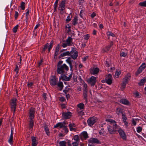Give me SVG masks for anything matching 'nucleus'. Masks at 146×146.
Wrapping results in <instances>:
<instances>
[{
	"label": "nucleus",
	"instance_id": "22",
	"mask_svg": "<svg viewBox=\"0 0 146 146\" xmlns=\"http://www.w3.org/2000/svg\"><path fill=\"white\" fill-rule=\"evenodd\" d=\"M99 71L98 68L96 67L94 68L92 70L90 71L91 73L94 75H95L98 74Z\"/></svg>",
	"mask_w": 146,
	"mask_h": 146
},
{
	"label": "nucleus",
	"instance_id": "50",
	"mask_svg": "<svg viewBox=\"0 0 146 146\" xmlns=\"http://www.w3.org/2000/svg\"><path fill=\"white\" fill-rule=\"evenodd\" d=\"M90 37V36L88 34H87L85 35L84 39L85 40H87L89 39Z\"/></svg>",
	"mask_w": 146,
	"mask_h": 146
},
{
	"label": "nucleus",
	"instance_id": "21",
	"mask_svg": "<svg viewBox=\"0 0 146 146\" xmlns=\"http://www.w3.org/2000/svg\"><path fill=\"white\" fill-rule=\"evenodd\" d=\"M59 79V80H62L63 81H69V78L68 77V76H66L64 74L61 75Z\"/></svg>",
	"mask_w": 146,
	"mask_h": 146
},
{
	"label": "nucleus",
	"instance_id": "29",
	"mask_svg": "<svg viewBox=\"0 0 146 146\" xmlns=\"http://www.w3.org/2000/svg\"><path fill=\"white\" fill-rule=\"evenodd\" d=\"M119 102L122 104L128 105V101L125 99H121L119 100Z\"/></svg>",
	"mask_w": 146,
	"mask_h": 146
},
{
	"label": "nucleus",
	"instance_id": "63",
	"mask_svg": "<svg viewBox=\"0 0 146 146\" xmlns=\"http://www.w3.org/2000/svg\"><path fill=\"white\" fill-rule=\"evenodd\" d=\"M96 14L95 13L93 12L91 15V17L93 18L96 16Z\"/></svg>",
	"mask_w": 146,
	"mask_h": 146
},
{
	"label": "nucleus",
	"instance_id": "58",
	"mask_svg": "<svg viewBox=\"0 0 146 146\" xmlns=\"http://www.w3.org/2000/svg\"><path fill=\"white\" fill-rule=\"evenodd\" d=\"M127 55L126 53L122 52L121 53L120 56L121 57H125Z\"/></svg>",
	"mask_w": 146,
	"mask_h": 146
},
{
	"label": "nucleus",
	"instance_id": "13",
	"mask_svg": "<svg viewBox=\"0 0 146 146\" xmlns=\"http://www.w3.org/2000/svg\"><path fill=\"white\" fill-rule=\"evenodd\" d=\"M66 123L64 121L63 122L58 123L55 125H54V128H55L59 127L60 128H63L66 125Z\"/></svg>",
	"mask_w": 146,
	"mask_h": 146
},
{
	"label": "nucleus",
	"instance_id": "5",
	"mask_svg": "<svg viewBox=\"0 0 146 146\" xmlns=\"http://www.w3.org/2000/svg\"><path fill=\"white\" fill-rule=\"evenodd\" d=\"M65 3L66 1L65 0L61 1L58 6V9L60 11V13L61 15L63 14L64 12Z\"/></svg>",
	"mask_w": 146,
	"mask_h": 146
},
{
	"label": "nucleus",
	"instance_id": "44",
	"mask_svg": "<svg viewBox=\"0 0 146 146\" xmlns=\"http://www.w3.org/2000/svg\"><path fill=\"white\" fill-rule=\"evenodd\" d=\"M73 139L75 141H74L78 142L79 138L78 136L77 135H75L73 138Z\"/></svg>",
	"mask_w": 146,
	"mask_h": 146
},
{
	"label": "nucleus",
	"instance_id": "14",
	"mask_svg": "<svg viewBox=\"0 0 146 146\" xmlns=\"http://www.w3.org/2000/svg\"><path fill=\"white\" fill-rule=\"evenodd\" d=\"M81 139L82 140H85L88 137V134L86 131H84L80 135Z\"/></svg>",
	"mask_w": 146,
	"mask_h": 146
},
{
	"label": "nucleus",
	"instance_id": "19",
	"mask_svg": "<svg viewBox=\"0 0 146 146\" xmlns=\"http://www.w3.org/2000/svg\"><path fill=\"white\" fill-rule=\"evenodd\" d=\"M68 126L70 131H72L76 130L75 127H76V125L74 123L70 122Z\"/></svg>",
	"mask_w": 146,
	"mask_h": 146
},
{
	"label": "nucleus",
	"instance_id": "55",
	"mask_svg": "<svg viewBox=\"0 0 146 146\" xmlns=\"http://www.w3.org/2000/svg\"><path fill=\"white\" fill-rule=\"evenodd\" d=\"M72 18V17H70V15H68L67 17V18L66 19V21L67 22H69L71 20V18Z\"/></svg>",
	"mask_w": 146,
	"mask_h": 146
},
{
	"label": "nucleus",
	"instance_id": "40",
	"mask_svg": "<svg viewBox=\"0 0 146 146\" xmlns=\"http://www.w3.org/2000/svg\"><path fill=\"white\" fill-rule=\"evenodd\" d=\"M25 3L23 2H22L21 4L20 7L22 10H24L25 9Z\"/></svg>",
	"mask_w": 146,
	"mask_h": 146
},
{
	"label": "nucleus",
	"instance_id": "20",
	"mask_svg": "<svg viewBox=\"0 0 146 146\" xmlns=\"http://www.w3.org/2000/svg\"><path fill=\"white\" fill-rule=\"evenodd\" d=\"M56 85L59 88V90L60 91H62L64 87L63 82L59 80L58 82L57 83Z\"/></svg>",
	"mask_w": 146,
	"mask_h": 146
},
{
	"label": "nucleus",
	"instance_id": "26",
	"mask_svg": "<svg viewBox=\"0 0 146 146\" xmlns=\"http://www.w3.org/2000/svg\"><path fill=\"white\" fill-rule=\"evenodd\" d=\"M116 112L118 115H121L123 113V110L120 108L116 109Z\"/></svg>",
	"mask_w": 146,
	"mask_h": 146
},
{
	"label": "nucleus",
	"instance_id": "64",
	"mask_svg": "<svg viewBox=\"0 0 146 146\" xmlns=\"http://www.w3.org/2000/svg\"><path fill=\"white\" fill-rule=\"evenodd\" d=\"M60 100L61 102H64L65 100V99L64 97H61L60 98Z\"/></svg>",
	"mask_w": 146,
	"mask_h": 146
},
{
	"label": "nucleus",
	"instance_id": "3",
	"mask_svg": "<svg viewBox=\"0 0 146 146\" xmlns=\"http://www.w3.org/2000/svg\"><path fill=\"white\" fill-rule=\"evenodd\" d=\"M69 70L68 67L65 64H64L61 66L57 65L56 72L58 74L61 75L64 74L66 71Z\"/></svg>",
	"mask_w": 146,
	"mask_h": 146
},
{
	"label": "nucleus",
	"instance_id": "28",
	"mask_svg": "<svg viewBox=\"0 0 146 146\" xmlns=\"http://www.w3.org/2000/svg\"><path fill=\"white\" fill-rule=\"evenodd\" d=\"M44 127L46 134L48 136H49L50 135V133L47 125H45L44 126Z\"/></svg>",
	"mask_w": 146,
	"mask_h": 146
},
{
	"label": "nucleus",
	"instance_id": "59",
	"mask_svg": "<svg viewBox=\"0 0 146 146\" xmlns=\"http://www.w3.org/2000/svg\"><path fill=\"white\" fill-rule=\"evenodd\" d=\"M73 146H77L78 145V142L74 141L72 143Z\"/></svg>",
	"mask_w": 146,
	"mask_h": 146
},
{
	"label": "nucleus",
	"instance_id": "11",
	"mask_svg": "<svg viewBox=\"0 0 146 146\" xmlns=\"http://www.w3.org/2000/svg\"><path fill=\"white\" fill-rule=\"evenodd\" d=\"M113 80L112 76L110 74H108L105 78L106 82L109 85H111Z\"/></svg>",
	"mask_w": 146,
	"mask_h": 146
},
{
	"label": "nucleus",
	"instance_id": "54",
	"mask_svg": "<svg viewBox=\"0 0 146 146\" xmlns=\"http://www.w3.org/2000/svg\"><path fill=\"white\" fill-rule=\"evenodd\" d=\"M47 94L46 93H43L42 95V97L45 100H46L47 99Z\"/></svg>",
	"mask_w": 146,
	"mask_h": 146
},
{
	"label": "nucleus",
	"instance_id": "31",
	"mask_svg": "<svg viewBox=\"0 0 146 146\" xmlns=\"http://www.w3.org/2000/svg\"><path fill=\"white\" fill-rule=\"evenodd\" d=\"M146 81V79L145 78H144L141 80L140 82L138 83V85L139 86H141L144 85Z\"/></svg>",
	"mask_w": 146,
	"mask_h": 146
},
{
	"label": "nucleus",
	"instance_id": "39",
	"mask_svg": "<svg viewBox=\"0 0 146 146\" xmlns=\"http://www.w3.org/2000/svg\"><path fill=\"white\" fill-rule=\"evenodd\" d=\"M18 27L19 25H17L13 28V30L14 33H16L17 32L18 28Z\"/></svg>",
	"mask_w": 146,
	"mask_h": 146
},
{
	"label": "nucleus",
	"instance_id": "23",
	"mask_svg": "<svg viewBox=\"0 0 146 146\" xmlns=\"http://www.w3.org/2000/svg\"><path fill=\"white\" fill-rule=\"evenodd\" d=\"M78 107L77 109H79L80 110H84V105L82 103H80L77 105Z\"/></svg>",
	"mask_w": 146,
	"mask_h": 146
},
{
	"label": "nucleus",
	"instance_id": "32",
	"mask_svg": "<svg viewBox=\"0 0 146 146\" xmlns=\"http://www.w3.org/2000/svg\"><path fill=\"white\" fill-rule=\"evenodd\" d=\"M20 65H19V66L17 64L15 65V69H14V71L16 72V75L18 76V74L19 72V68L20 67Z\"/></svg>",
	"mask_w": 146,
	"mask_h": 146
},
{
	"label": "nucleus",
	"instance_id": "10",
	"mask_svg": "<svg viewBox=\"0 0 146 146\" xmlns=\"http://www.w3.org/2000/svg\"><path fill=\"white\" fill-rule=\"evenodd\" d=\"M35 109L34 108H31L30 109L29 112V119H34L35 118Z\"/></svg>",
	"mask_w": 146,
	"mask_h": 146
},
{
	"label": "nucleus",
	"instance_id": "38",
	"mask_svg": "<svg viewBox=\"0 0 146 146\" xmlns=\"http://www.w3.org/2000/svg\"><path fill=\"white\" fill-rule=\"evenodd\" d=\"M49 44L47 43L46 44L44 45V47L43 48L42 52H44L48 48V47Z\"/></svg>",
	"mask_w": 146,
	"mask_h": 146
},
{
	"label": "nucleus",
	"instance_id": "1",
	"mask_svg": "<svg viewBox=\"0 0 146 146\" xmlns=\"http://www.w3.org/2000/svg\"><path fill=\"white\" fill-rule=\"evenodd\" d=\"M106 121L110 123L111 125H113V127L110 125L108 126V130L110 133L113 134L116 130V129L119 128V126L117 125L115 121L109 119H106Z\"/></svg>",
	"mask_w": 146,
	"mask_h": 146
},
{
	"label": "nucleus",
	"instance_id": "2",
	"mask_svg": "<svg viewBox=\"0 0 146 146\" xmlns=\"http://www.w3.org/2000/svg\"><path fill=\"white\" fill-rule=\"evenodd\" d=\"M73 52L72 53V54H71V56L69 57L66 60V62L69 64L70 70H72V71H73L72 70L73 66L72 62H73V60L71 58H72L74 60H75L77 59L78 56V51H75L73 54Z\"/></svg>",
	"mask_w": 146,
	"mask_h": 146
},
{
	"label": "nucleus",
	"instance_id": "42",
	"mask_svg": "<svg viewBox=\"0 0 146 146\" xmlns=\"http://www.w3.org/2000/svg\"><path fill=\"white\" fill-rule=\"evenodd\" d=\"M111 47L110 46H109V45H108L107 46H106L105 47V49L106 50H103V51H102L103 52H106L107 51H109L110 50Z\"/></svg>",
	"mask_w": 146,
	"mask_h": 146
},
{
	"label": "nucleus",
	"instance_id": "15",
	"mask_svg": "<svg viewBox=\"0 0 146 146\" xmlns=\"http://www.w3.org/2000/svg\"><path fill=\"white\" fill-rule=\"evenodd\" d=\"M32 146H36L38 143V141L36 137L32 136L31 137Z\"/></svg>",
	"mask_w": 146,
	"mask_h": 146
},
{
	"label": "nucleus",
	"instance_id": "6",
	"mask_svg": "<svg viewBox=\"0 0 146 146\" xmlns=\"http://www.w3.org/2000/svg\"><path fill=\"white\" fill-rule=\"evenodd\" d=\"M58 82V78L55 76H52L50 78L49 83L51 86H55Z\"/></svg>",
	"mask_w": 146,
	"mask_h": 146
},
{
	"label": "nucleus",
	"instance_id": "52",
	"mask_svg": "<svg viewBox=\"0 0 146 146\" xmlns=\"http://www.w3.org/2000/svg\"><path fill=\"white\" fill-rule=\"evenodd\" d=\"M137 120V119H133L132 120V123L134 125H135L136 124V121Z\"/></svg>",
	"mask_w": 146,
	"mask_h": 146
},
{
	"label": "nucleus",
	"instance_id": "57",
	"mask_svg": "<svg viewBox=\"0 0 146 146\" xmlns=\"http://www.w3.org/2000/svg\"><path fill=\"white\" fill-rule=\"evenodd\" d=\"M60 49V45L59 44H58L57 45V46L56 47L55 51L59 52V51Z\"/></svg>",
	"mask_w": 146,
	"mask_h": 146
},
{
	"label": "nucleus",
	"instance_id": "16",
	"mask_svg": "<svg viewBox=\"0 0 146 146\" xmlns=\"http://www.w3.org/2000/svg\"><path fill=\"white\" fill-rule=\"evenodd\" d=\"M73 50H71L70 52L66 51L63 53H61L60 56V58L66 56H70L71 54H72Z\"/></svg>",
	"mask_w": 146,
	"mask_h": 146
},
{
	"label": "nucleus",
	"instance_id": "46",
	"mask_svg": "<svg viewBox=\"0 0 146 146\" xmlns=\"http://www.w3.org/2000/svg\"><path fill=\"white\" fill-rule=\"evenodd\" d=\"M83 96L84 97V98L85 100V102L86 103H87V94H83Z\"/></svg>",
	"mask_w": 146,
	"mask_h": 146
},
{
	"label": "nucleus",
	"instance_id": "61",
	"mask_svg": "<svg viewBox=\"0 0 146 146\" xmlns=\"http://www.w3.org/2000/svg\"><path fill=\"white\" fill-rule=\"evenodd\" d=\"M104 129V128H102L101 129V130H100L99 132V134L101 135H103V130Z\"/></svg>",
	"mask_w": 146,
	"mask_h": 146
},
{
	"label": "nucleus",
	"instance_id": "45",
	"mask_svg": "<svg viewBox=\"0 0 146 146\" xmlns=\"http://www.w3.org/2000/svg\"><path fill=\"white\" fill-rule=\"evenodd\" d=\"M67 43L66 42H65L64 40L63 41V42L62 43V47L64 48H65L67 46H68V45L67 44Z\"/></svg>",
	"mask_w": 146,
	"mask_h": 146
},
{
	"label": "nucleus",
	"instance_id": "43",
	"mask_svg": "<svg viewBox=\"0 0 146 146\" xmlns=\"http://www.w3.org/2000/svg\"><path fill=\"white\" fill-rule=\"evenodd\" d=\"M139 5L141 6L146 7V1L139 3Z\"/></svg>",
	"mask_w": 146,
	"mask_h": 146
},
{
	"label": "nucleus",
	"instance_id": "30",
	"mask_svg": "<svg viewBox=\"0 0 146 146\" xmlns=\"http://www.w3.org/2000/svg\"><path fill=\"white\" fill-rule=\"evenodd\" d=\"M53 45V41L52 40L50 42V44H49L48 47V51L49 52L51 48H52Z\"/></svg>",
	"mask_w": 146,
	"mask_h": 146
},
{
	"label": "nucleus",
	"instance_id": "34",
	"mask_svg": "<svg viewBox=\"0 0 146 146\" xmlns=\"http://www.w3.org/2000/svg\"><path fill=\"white\" fill-rule=\"evenodd\" d=\"M121 74V72L120 71H116L115 73V74L114 76V78H118Z\"/></svg>",
	"mask_w": 146,
	"mask_h": 146
},
{
	"label": "nucleus",
	"instance_id": "9",
	"mask_svg": "<svg viewBox=\"0 0 146 146\" xmlns=\"http://www.w3.org/2000/svg\"><path fill=\"white\" fill-rule=\"evenodd\" d=\"M88 143L92 144H100V142L96 138H91L88 140Z\"/></svg>",
	"mask_w": 146,
	"mask_h": 146
},
{
	"label": "nucleus",
	"instance_id": "17",
	"mask_svg": "<svg viewBox=\"0 0 146 146\" xmlns=\"http://www.w3.org/2000/svg\"><path fill=\"white\" fill-rule=\"evenodd\" d=\"M118 132L121 137L124 140L126 139V135L124 132L121 129H119L118 130Z\"/></svg>",
	"mask_w": 146,
	"mask_h": 146
},
{
	"label": "nucleus",
	"instance_id": "7",
	"mask_svg": "<svg viewBox=\"0 0 146 146\" xmlns=\"http://www.w3.org/2000/svg\"><path fill=\"white\" fill-rule=\"evenodd\" d=\"M96 78L94 76H92L87 80L88 83L90 84L91 86H94L96 83Z\"/></svg>",
	"mask_w": 146,
	"mask_h": 146
},
{
	"label": "nucleus",
	"instance_id": "56",
	"mask_svg": "<svg viewBox=\"0 0 146 146\" xmlns=\"http://www.w3.org/2000/svg\"><path fill=\"white\" fill-rule=\"evenodd\" d=\"M63 129L65 131V132L66 133H68V132L69 130L67 128V127L66 126V125L65 126V127H63Z\"/></svg>",
	"mask_w": 146,
	"mask_h": 146
},
{
	"label": "nucleus",
	"instance_id": "18",
	"mask_svg": "<svg viewBox=\"0 0 146 146\" xmlns=\"http://www.w3.org/2000/svg\"><path fill=\"white\" fill-rule=\"evenodd\" d=\"M66 42L68 46H71L72 44V38L71 37H68L66 40Z\"/></svg>",
	"mask_w": 146,
	"mask_h": 146
},
{
	"label": "nucleus",
	"instance_id": "36",
	"mask_svg": "<svg viewBox=\"0 0 146 146\" xmlns=\"http://www.w3.org/2000/svg\"><path fill=\"white\" fill-rule=\"evenodd\" d=\"M60 146H66V142L65 141H60L59 143Z\"/></svg>",
	"mask_w": 146,
	"mask_h": 146
},
{
	"label": "nucleus",
	"instance_id": "37",
	"mask_svg": "<svg viewBox=\"0 0 146 146\" xmlns=\"http://www.w3.org/2000/svg\"><path fill=\"white\" fill-rule=\"evenodd\" d=\"M31 10V9L29 8H28L25 10V17H28Z\"/></svg>",
	"mask_w": 146,
	"mask_h": 146
},
{
	"label": "nucleus",
	"instance_id": "25",
	"mask_svg": "<svg viewBox=\"0 0 146 146\" xmlns=\"http://www.w3.org/2000/svg\"><path fill=\"white\" fill-rule=\"evenodd\" d=\"M30 119L29 121V127L30 129H32L34 126V119Z\"/></svg>",
	"mask_w": 146,
	"mask_h": 146
},
{
	"label": "nucleus",
	"instance_id": "51",
	"mask_svg": "<svg viewBox=\"0 0 146 146\" xmlns=\"http://www.w3.org/2000/svg\"><path fill=\"white\" fill-rule=\"evenodd\" d=\"M142 130V128L141 127H138L137 128V131L138 133H140L141 132Z\"/></svg>",
	"mask_w": 146,
	"mask_h": 146
},
{
	"label": "nucleus",
	"instance_id": "47",
	"mask_svg": "<svg viewBox=\"0 0 146 146\" xmlns=\"http://www.w3.org/2000/svg\"><path fill=\"white\" fill-rule=\"evenodd\" d=\"M143 70L141 69H139V68L138 70L135 73V75L136 76H138L139 74L141 72H142Z\"/></svg>",
	"mask_w": 146,
	"mask_h": 146
},
{
	"label": "nucleus",
	"instance_id": "49",
	"mask_svg": "<svg viewBox=\"0 0 146 146\" xmlns=\"http://www.w3.org/2000/svg\"><path fill=\"white\" fill-rule=\"evenodd\" d=\"M145 63H143L142 65L139 67V69H141L143 70L145 68Z\"/></svg>",
	"mask_w": 146,
	"mask_h": 146
},
{
	"label": "nucleus",
	"instance_id": "48",
	"mask_svg": "<svg viewBox=\"0 0 146 146\" xmlns=\"http://www.w3.org/2000/svg\"><path fill=\"white\" fill-rule=\"evenodd\" d=\"M34 84V83L32 82H30L28 83L27 86L29 88H31Z\"/></svg>",
	"mask_w": 146,
	"mask_h": 146
},
{
	"label": "nucleus",
	"instance_id": "41",
	"mask_svg": "<svg viewBox=\"0 0 146 146\" xmlns=\"http://www.w3.org/2000/svg\"><path fill=\"white\" fill-rule=\"evenodd\" d=\"M13 135H10L9 139L8 140V142L10 144H12L13 143Z\"/></svg>",
	"mask_w": 146,
	"mask_h": 146
},
{
	"label": "nucleus",
	"instance_id": "12",
	"mask_svg": "<svg viewBox=\"0 0 146 146\" xmlns=\"http://www.w3.org/2000/svg\"><path fill=\"white\" fill-rule=\"evenodd\" d=\"M72 115V113L70 112H63L62 113V116L64 119H68L70 118Z\"/></svg>",
	"mask_w": 146,
	"mask_h": 146
},
{
	"label": "nucleus",
	"instance_id": "4",
	"mask_svg": "<svg viewBox=\"0 0 146 146\" xmlns=\"http://www.w3.org/2000/svg\"><path fill=\"white\" fill-rule=\"evenodd\" d=\"M17 100L16 98H13L11 99L10 102V105L11 110L13 111V113L15 111L17 107L16 102Z\"/></svg>",
	"mask_w": 146,
	"mask_h": 146
},
{
	"label": "nucleus",
	"instance_id": "24",
	"mask_svg": "<svg viewBox=\"0 0 146 146\" xmlns=\"http://www.w3.org/2000/svg\"><path fill=\"white\" fill-rule=\"evenodd\" d=\"M78 17H77V16H75L72 21V24L74 26H75L77 25L78 24Z\"/></svg>",
	"mask_w": 146,
	"mask_h": 146
},
{
	"label": "nucleus",
	"instance_id": "62",
	"mask_svg": "<svg viewBox=\"0 0 146 146\" xmlns=\"http://www.w3.org/2000/svg\"><path fill=\"white\" fill-rule=\"evenodd\" d=\"M84 89H88V86L86 83L83 84Z\"/></svg>",
	"mask_w": 146,
	"mask_h": 146
},
{
	"label": "nucleus",
	"instance_id": "33",
	"mask_svg": "<svg viewBox=\"0 0 146 146\" xmlns=\"http://www.w3.org/2000/svg\"><path fill=\"white\" fill-rule=\"evenodd\" d=\"M83 110H80L79 109H77V112L79 116H82L83 115H84V113L83 111Z\"/></svg>",
	"mask_w": 146,
	"mask_h": 146
},
{
	"label": "nucleus",
	"instance_id": "60",
	"mask_svg": "<svg viewBox=\"0 0 146 146\" xmlns=\"http://www.w3.org/2000/svg\"><path fill=\"white\" fill-rule=\"evenodd\" d=\"M123 119V121L124 123H125V124L127 125V122L126 121V120H127V117L124 118Z\"/></svg>",
	"mask_w": 146,
	"mask_h": 146
},
{
	"label": "nucleus",
	"instance_id": "35",
	"mask_svg": "<svg viewBox=\"0 0 146 146\" xmlns=\"http://www.w3.org/2000/svg\"><path fill=\"white\" fill-rule=\"evenodd\" d=\"M107 34L108 37V38H109L110 36H111L113 37H115V35L114 34L112 33L111 31H109L107 33Z\"/></svg>",
	"mask_w": 146,
	"mask_h": 146
},
{
	"label": "nucleus",
	"instance_id": "27",
	"mask_svg": "<svg viewBox=\"0 0 146 146\" xmlns=\"http://www.w3.org/2000/svg\"><path fill=\"white\" fill-rule=\"evenodd\" d=\"M128 81V77H126L123 79V80L122 83V86L123 87H125L126 84L127 83Z\"/></svg>",
	"mask_w": 146,
	"mask_h": 146
},
{
	"label": "nucleus",
	"instance_id": "8",
	"mask_svg": "<svg viewBox=\"0 0 146 146\" xmlns=\"http://www.w3.org/2000/svg\"><path fill=\"white\" fill-rule=\"evenodd\" d=\"M97 118L94 117H90L88 119L87 122L89 125L91 126L97 121Z\"/></svg>",
	"mask_w": 146,
	"mask_h": 146
},
{
	"label": "nucleus",
	"instance_id": "53",
	"mask_svg": "<svg viewBox=\"0 0 146 146\" xmlns=\"http://www.w3.org/2000/svg\"><path fill=\"white\" fill-rule=\"evenodd\" d=\"M58 54V51H55L54 54V58L56 59L57 58V56Z\"/></svg>",
	"mask_w": 146,
	"mask_h": 146
}]
</instances>
